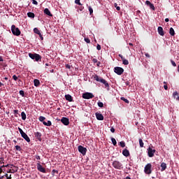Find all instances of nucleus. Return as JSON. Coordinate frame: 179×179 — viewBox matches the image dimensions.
Instances as JSON below:
<instances>
[{"label":"nucleus","instance_id":"nucleus-19","mask_svg":"<svg viewBox=\"0 0 179 179\" xmlns=\"http://www.w3.org/2000/svg\"><path fill=\"white\" fill-rule=\"evenodd\" d=\"M65 98H66V101H68L69 102H72L73 101L72 96L70 95V94H66L65 95Z\"/></svg>","mask_w":179,"mask_h":179},{"label":"nucleus","instance_id":"nucleus-5","mask_svg":"<svg viewBox=\"0 0 179 179\" xmlns=\"http://www.w3.org/2000/svg\"><path fill=\"white\" fill-rule=\"evenodd\" d=\"M11 31L13 35L20 36L21 34V31H20L18 27H16L15 25L11 27Z\"/></svg>","mask_w":179,"mask_h":179},{"label":"nucleus","instance_id":"nucleus-14","mask_svg":"<svg viewBox=\"0 0 179 179\" xmlns=\"http://www.w3.org/2000/svg\"><path fill=\"white\" fill-rule=\"evenodd\" d=\"M22 137L24 138V139L28 143L31 141V139L25 132L23 133V135L22 136Z\"/></svg>","mask_w":179,"mask_h":179},{"label":"nucleus","instance_id":"nucleus-60","mask_svg":"<svg viewBox=\"0 0 179 179\" xmlns=\"http://www.w3.org/2000/svg\"><path fill=\"white\" fill-rule=\"evenodd\" d=\"M51 64H49V63H45V66H50Z\"/></svg>","mask_w":179,"mask_h":179},{"label":"nucleus","instance_id":"nucleus-45","mask_svg":"<svg viewBox=\"0 0 179 179\" xmlns=\"http://www.w3.org/2000/svg\"><path fill=\"white\" fill-rule=\"evenodd\" d=\"M13 79L15 80V81H17L18 80V78L16 75H13Z\"/></svg>","mask_w":179,"mask_h":179},{"label":"nucleus","instance_id":"nucleus-2","mask_svg":"<svg viewBox=\"0 0 179 179\" xmlns=\"http://www.w3.org/2000/svg\"><path fill=\"white\" fill-rule=\"evenodd\" d=\"M29 56L31 59H34L35 61H36V62H41L42 59V57L37 53H29Z\"/></svg>","mask_w":179,"mask_h":179},{"label":"nucleus","instance_id":"nucleus-49","mask_svg":"<svg viewBox=\"0 0 179 179\" xmlns=\"http://www.w3.org/2000/svg\"><path fill=\"white\" fill-rule=\"evenodd\" d=\"M66 69H71V66L69 65V64H66Z\"/></svg>","mask_w":179,"mask_h":179},{"label":"nucleus","instance_id":"nucleus-12","mask_svg":"<svg viewBox=\"0 0 179 179\" xmlns=\"http://www.w3.org/2000/svg\"><path fill=\"white\" fill-rule=\"evenodd\" d=\"M34 136L38 139V141H42V134L40 132H34Z\"/></svg>","mask_w":179,"mask_h":179},{"label":"nucleus","instance_id":"nucleus-16","mask_svg":"<svg viewBox=\"0 0 179 179\" xmlns=\"http://www.w3.org/2000/svg\"><path fill=\"white\" fill-rule=\"evenodd\" d=\"M145 4L150 7V9L155 10V7L150 1H146Z\"/></svg>","mask_w":179,"mask_h":179},{"label":"nucleus","instance_id":"nucleus-54","mask_svg":"<svg viewBox=\"0 0 179 179\" xmlns=\"http://www.w3.org/2000/svg\"><path fill=\"white\" fill-rule=\"evenodd\" d=\"M13 112H14L15 115H18L19 114V110H13Z\"/></svg>","mask_w":179,"mask_h":179},{"label":"nucleus","instance_id":"nucleus-33","mask_svg":"<svg viewBox=\"0 0 179 179\" xmlns=\"http://www.w3.org/2000/svg\"><path fill=\"white\" fill-rule=\"evenodd\" d=\"M120 145L121 146V148H125V142L124 141H120Z\"/></svg>","mask_w":179,"mask_h":179},{"label":"nucleus","instance_id":"nucleus-25","mask_svg":"<svg viewBox=\"0 0 179 179\" xmlns=\"http://www.w3.org/2000/svg\"><path fill=\"white\" fill-rule=\"evenodd\" d=\"M27 16L29 17H31V18H34L35 17V14L33 13H27Z\"/></svg>","mask_w":179,"mask_h":179},{"label":"nucleus","instance_id":"nucleus-21","mask_svg":"<svg viewBox=\"0 0 179 179\" xmlns=\"http://www.w3.org/2000/svg\"><path fill=\"white\" fill-rule=\"evenodd\" d=\"M41 85V83L38 79H34V85L35 87H38Z\"/></svg>","mask_w":179,"mask_h":179},{"label":"nucleus","instance_id":"nucleus-62","mask_svg":"<svg viewBox=\"0 0 179 179\" xmlns=\"http://www.w3.org/2000/svg\"><path fill=\"white\" fill-rule=\"evenodd\" d=\"M165 22H169V18H166V19H165Z\"/></svg>","mask_w":179,"mask_h":179},{"label":"nucleus","instance_id":"nucleus-48","mask_svg":"<svg viewBox=\"0 0 179 179\" xmlns=\"http://www.w3.org/2000/svg\"><path fill=\"white\" fill-rule=\"evenodd\" d=\"M35 158H36V160H41L40 155H35Z\"/></svg>","mask_w":179,"mask_h":179},{"label":"nucleus","instance_id":"nucleus-29","mask_svg":"<svg viewBox=\"0 0 179 179\" xmlns=\"http://www.w3.org/2000/svg\"><path fill=\"white\" fill-rule=\"evenodd\" d=\"M111 141H112V144L114 145V146H116L117 145V141L115 140V138H111Z\"/></svg>","mask_w":179,"mask_h":179},{"label":"nucleus","instance_id":"nucleus-35","mask_svg":"<svg viewBox=\"0 0 179 179\" xmlns=\"http://www.w3.org/2000/svg\"><path fill=\"white\" fill-rule=\"evenodd\" d=\"M98 106L100 108H103L104 106L103 103L100 102V101L98 102Z\"/></svg>","mask_w":179,"mask_h":179},{"label":"nucleus","instance_id":"nucleus-8","mask_svg":"<svg viewBox=\"0 0 179 179\" xmlns=\"http://www.w3.org/2000/svg\"><path fill=\"white\" fill-rule=\"evenodd\" d=\"M94 96L92 92H85V94H83V98L85 99H93Z\"/></svg>","mask_w":179,"mask_h":179},{"label":"nucleus","instance_id":"nucleus-63","mask_svg":"<svg viewBox=\"0 0 179 179\" xmlns=\"http://www.w3.org/2000/svg\"><path fill=\"white\" fill-rule=\"evenodd\" d=\"M0 86H4V83H2L1 82H0Z\"/></svg>","mask_w":179,"mask_h":179},{"label":"nucleus","instance_id":"nucleus-3","mask_svg":"<svg viewBox=\"0 0 179 179\" xmlns=\"http://www.w3.org/2000/svg\"><path fill=\"white\" fill-rule=\"evenodd\" d=\"M112 166L114 167V169L117 170H121L123 169V164L117 160L113 161Z\"/></svg>","mask_w":179,"mask_h":179},{"label":"nucleus","instance_id":"nucleus-36","mask_svg":"<svg viewBox=\"0 0 179 179\" xmlns=\"http://www.w3.org/2000/svg\"><path fill=\"white\" fill-rule=\"evenodd\" d=\"M20 95H21V96H22V97H25L24 91L20 90Z\"/></svg>","mask_w":179,"mask_h":179},{"label":"nucleus","instance_id":"nucleus-44","mask_svg":"<svg viewBox=\"0 0 179 179\" xmlns=\"http://www.w3.org/2000/svg\"><path fill=\"white\" fill-rule=\"evenodd\" d=\"M6 179H12V175H10V176H8V173H6Z\"/></svg>","mask_w":179,"mask_h":179},{"label":"nucleus","instance_id":"nucleus-17","mask_svg":"<svg viewBox=\"0 0 179 179\" xmlns=\"http://www.w3.org/2000/svg\"><path fill=\"white\" fill-rule=\"evenodd\" d=\"M158 34L160 36H164V31L163 29V27H158Z\"/></svg>","mask_w":179,"mask_h":179},{"label":"nucleus","instance_id":"nucleus-52","mask_svg":"<svg viewBox=\"0 0 179 179\" xmlns=\"http://www.w3.org/2000/svg\"><path fill=\"white\" fill-rule=\"evenodd\" d=\"M85 41L87 43H90V39L89 38H85Z\"/></svg>","mask_w":179,"mask_h":179},{"label":"nucleus","instance_id":"nucleus-28","mask_svg":"<svg viewBox=\"0 0 179 179\" xmlns=\"http://www.w3.org/2000/svg\"><path fill=\"white\" fill-rule=\"evenodd\" d=\"M38 120H40L41 122H43V124L45 122V121H44L45 120V117L43 116H40Z\"/></svg>","mask_w":179,"mask_h":179},{"label":"nucleus","instance_id":"nucleus-64","mask_svg":"<svg viewBox=\"0 0 179 179\" xmlns=\"http://www.w3.org/2000/svg\"><path fill=\"white\" fill-rule=\"evenodd\" d=\"M126 179H131L129 176H127Z\"/></svg>","mask_w":179,"mask_h":179},{"label":"nucleus","instance_id":"nucleus-58","mask_svg":"<svg viewBox=\"0 0 179 179\" xmlns=\"http://www.w3.org/2000/svg\"><path fill=\"white\" fill-rule=\"evenodd\" d=\"M8 164L2 165V166H1L0 168H1V169H2L3 167H8Z\"/></svg>","mask_w":179,"mask_h":179},{"label":"nucleus","instance_id":"nucleus-1","mask_svg":"<svg viewBox=\"0 0 179 179\" xmlns=\"http://www.w3.org/2000/svg\"><path fill=\"white\" fill-rule=\"evenodd\" d=\"M94 80L97 82L101 83L105 85V88L107 89V90H110L109 83L104 78L99 77V76L98 75H95L94 77Z\"/></svg>","mask_w":179,"mask_h":179},{"label":"nucleus","instance_id":"nucleus-11","mask_svg":"<svg viewBox=\"0 0 179 179\" xmlns=\"http://www.w3.org/2000/svg\"><path fill=\"white\" fill-rule=\"evenodd\" d=\"M60 121L64 125H69V117H63Z\"/></svg>","mask_w":179,"mask_h":179},{"label":"nucleus","instance_id":"nucleus-20","mask_svg":"<svg viewBox=\"0 0 179 179\" xmlns=\"http://www.w3.org/2000/svg\"><path fill=\"white\" fill-rule=\"evenodd\" d=\"M161 167H162L161 171H164L167 169V165H166V163L162 162V163L161 164Z\"/></svg>","mask_w":179,"mask_h":179},{"label":"nucleus","instance_id":"nucleus-61","mask_svg":"<svg viewBox=\"0 0 179 179\" xmlns=\"http://www.w3.org/2000/svg\"><path fill=\"white\" fill-rule=\"evenodd\" d=\"M3 59L1 57H0V62H3Z\"/></svg>","mask_w":179,"mask_h":179},{"label":"nucleus","instance_id":"nucleus-42","mask_svg":"<svg viewBox=\"0 0 179 179\" xmlns=\"http://www.w3.org/2000/svg\"><path fill=\"white\" fill-rule=\"evenodd\" d=\"M171 63L172 64V66H173V67H176V62H174L173 60H171Z\"/></svg>","mask_w":179,"mask_h":179},{"label":"nucleus","instance_id":"nucleus-40","mask_svg":"<svg viewBox=\"0 0 179 179\" xmlns=\"http://www.w3.org/2000/svg\"><path fill=\"white\" fill-rule=\"evenodd\" d=\"M18 130L20 131V134L21 135V136L23 135V134L24 133V131L21 129V128H18Z\"/></svg>","mask_w":179,"mask_h":179},{"label":"nucleus","instance_id":"nucleus-30","mask_svg":"<svg viewBox=\"0 0 179 179\" xmlns=\"http://www.w3.org/2000/svg\"><path fill=\"white\" fill-rule=\"evenodd\" d=\"M120 99H121V101H124V102L127 103H129V100L125 99L124 96H122V97L120 98Z\"/></svg>","mask_w":179,"mask_h":179},{"label":"nucleus","instance_id":"nucleus-51","mask_svg":"<svg viewBox=\"0 0 179 179\" xmlns=\"http://www.w3.org/2000/svg\"><path fill=\"white\" fill-rule=\"evenodd\" d=\"M39 37L41 38V40H44V37L41 34V33L40 32Z\"/></svg>","mask_w":179,"mask_h":179},{"label":"nucleus","instance_id":"nucleus-39","mask_svg":"<svg viewBox=\"0 0 179 179\" xmlns=\"http://www.w3.org/2000/svg\"><path fill=\"white\" fill-rule=\"evenodd\" d=\"M55 173L58 174L59 172H58V171H57L56 169H52V175L54 176Z\"/></svg>","mask_w":179,"mask_h":179},{"label":"nucleus","instance_id":"nucleus-59","mask_svg":"<svg viewBox=\"0 0 179 179\" xmlns=\"http://www.w3.org/2000/svg\"><path fill=\"white\" fill-rule=\"evenodd\" d=\"M96 63H97V64H96L97 66H98V67H100L101 62H97Z\"/></svg>","mask_w":179,"mask_h":179},{"label":"nucleus","instance_id":"nucleus-10","mask_svg":"<svg viewBox=\"0 0 179 179\" xmlns=\"http://www.w3.org/2000/svg\"><path fill=\"white\" fill-rule=\"evenodd\" d=\"M148 150V157H153L155 156V153L156 152V150H152V148L149 147Z\"/></svg>","mask_w":179,"mask_h":179},{"label":"nucleus","instance_id":"nucleus-15","mask_svg":"<svg viewBox=\"0 0 179 179\" xmlns=\"http://www.w3.org/2000/svg\"><path fill=\"white\" fill-rule=\"evenodd\" d=\"M122 154H123V156L128 157H129L130 152H129V150L124 149L122 151Z\"/></svg>","mask_w":179,"mask_h":179},{"label":"nucleus","instance_id":"nucleus-24","mask_svg":"<svg viewBox=\"0 0 179 179\" xmlns=\"http://www.w3.org/2000/svg\"><path fill=\"white\" fill-rule=\"evenodd\" d=\"M43 124L45 127H51L52 123H51V121L48 120V122H43Z\"/></svg>","mask_w":179,"mask_h":179},{"label":"nucleus","instance_id":"nucleus-6","mask_svg":"<svg viewBox=\"0 0 179 179\" xmlns=\"http://www.w3.org/2000/svg\"><path fill=\"white\" fill-rule=\"evenodd\" d=\"M37 169L38 171H40L42 173H46V169L43 166V165L41 164L40 161H38V163L36 164Z\"/></svg>","mask_w":179,"mask_h":179},{"label":"nucleus","instance_id":"nucleus-43","mask_svg":"<svg viewBox=\"0 0 179 179\" xmlns=\"http://www.w3.org/2000/svg\"><path fill=\"white\" fill-rule=\"evenodd\" d=\"M75 3H76V4H78V5H80V6L82 5L81 3H80V0H76V1H75Z\"/></svg>","mask_w":179,"mask_h":179},{"label":"nucleus","instance_id":"nucleus-4","mask_svg":"<svg viewBox=\"0 0 179 179\" xmlns=\"http://www.w3.org/2000/svg\"><path fill=\"white\" fill-rule=\"evenodd\" d=\"M144 173L145 174L150 175L152 173V164H148L145 165L144 168Z\"/></svg>","mask_w":179,"mask_h":179},{"label":"nucleus","instance_id":"nucleus-27","mask_svg":"<svg viewBox=\"0 0 179 179\" xmlns=\"http://www.w3.org/2000/svg\"><path fill=\"white\" fill-rule=\"evenodd\" d=\"M139 144H140L141 148H143L144 143L142 138H139Z\"/></svg>","mask_w":179,"mask_h":179},{"label":"nucleus","instance_id":"nucleus-37","mask_svg":"<svg viewBox=\"0 0 179 179\" xmlns=\"http://www.w3.org/2000/svg\"><path fill=\"white\" fill-rule=\"evenodd\" d=\"M15 149L16 150H17L18 152H21L22 150V148L20 145H16L15 146Z\"/></svg>","mask_w":179,"mask_h":179},{"label":"nucleus","instance_id":"nucleus-38","mask_svg":"<svg viewBox=\"0 0 179 179\" xmlns=\"http://www.w3.org/2000/svg\"><path fill=\"white\" fill-rule=\"evenodd\" d=\"M114 6H115V8H116V10H121L120 7L117 6V3H115Z\"/></svg>","mask_w":179,"mask_h":179},{"label":"nucleus","instance_id":"nucleus-55","mask_svg":"<svg viewBox=\"0 0 179 179\" xmlns=\"http://www.w3.org/2000/svg\"><path fill=\"white\" fill-rule=\"evenodd\" d=\"M119 57H120V58H121V59H122V62H123V59H124V57L122 56V54H119Z\"/></svg>","mask_w":179,"mask_h":179},{"label":"nucleus","instance_id":"nucleus-50","mask_svg":"<svg viewBox=\"0 0 179 179\" xmlns=\"http://www.w3.org/2000/svg\"><path fill=\"white\" fill-rule=\"evenodd\" d=\"M32 3L34 5H38V3L36 1V0H32Z\"/></svg>","mask_w":179,"mask_h":179},{"label":"nucleus","instance_id":"nucleus-34","mask_svg":"<svg viewBox=\"0 0 179 179\" xmlns=\"http://www.w3.org/2000/svg\"><path fill=\"white\" fill-rule=\"evenodd\" d=\"M88 10L90 11V14L92 15L93 13V8L92 6H88Z\"/></svg>","mask_w":179,"mask_h":179},{"label":"nucleus","instance_id":"nucleus-9","mask_svg":"<svg viewBox=\"0 0 179 179\" xmlns=\"http://www.w3.org/2000/svg\"><path fill=\"white\" fill-rule=\"evenodd\" d=\"M78 152H79L80 153L83 154V156H85L86 152H87V150L86 149V148H85V147H83V146H82V145H79V146L78 147Z\"/></svg>","mask_w":179,"mask_h":179},{"label":"nucleus","instance_id":"nucleus-13","mask_svg":"<svg viewBox=\"0 0 179 179\" xmlns=\"http://www.w3.org/2000/svg\"><path fill=\"white\" fill-rule=\"evenodd\" d=\"M95 115L98 120H104V116L102 115V113H96Z\"/></svg>","mask_w":179,"mask_h":179},{"label":"nucleus","instance_id":"nucleus-7","mask_svg":"<svg viewBox=\"0 0 179 179\" xmlns=\"http://www.w3.org/2000/svg\"><path fill=\"white\" fill-rule=\"evenodd\" d=\"M114 71H115V73H117V75L122 76V73H124V69H122V67L116 66L114 69Z\"/></svg>","mask_w":179,"mask_h":179},{"label":"nucleus","instance_id":"nucleus-41","mask_svg":"<svg viewBox=\"0 0 179 179\" xmlns=\"http://www.w3.org/2000/svg\"><path fill=\"white\" fill-rule=\"evenodd\" d=\"M11 170H12V173H17V171H18V169L15 167V169H13Z\"/></svg>","mask_w":179,"mask_h":179},{"label":"nucleus","instance_id":"nucleus-46","mask_svg":"<svg viewBox=\"0 0 179 179\" xmlns=\"http://www.w3.org/2000/svg\"><path fill=\"white\" fill-rule=\"evenodd\" d=\"M92 62L94 63V64L98 63L97 59L96 58H93L92 59Z\"/></svg>","mask_w":179,"mask_h":179},{"label":"nucleus","instance_id":"nucleus-57","mask_svg":"<svg viewBox=\"0 0 179 179\" xmlns=\"http://www.w3.org/2000/svg\"><path fill=\"white\" fill-rule=\"evenodd\" d=\"M110 131L112 133H115V129L113 128V127H112V128L110 129Z\"/></svg>","mask_w":179,"mask_h":179},{"label":"nucleus","instance_id":"nucleus-22","mask_svg":"<svg viewBox=\"0 0 179 179\" xmlns=\"http://www.w3.org/2000/svg\"><path fill=\"white\" fill-rule=\"evenodd\" d=\"M173 96L176 99L177 101H179V96H178V92H174L173 94Z\"/></svg>","mask_w":179,"mask_h":179},{"label":"nucleus","instance_id":"nucleus-31","mask_svg":"<svg viewBox=\"0 0 179 179\" xmlns=\"http://www.w3.org/2000/svg\"><path fill=\"white\" fill-rule=\"evenodd\" d=\"M122 63H123V64H124V65H128V64H129V62L128 60H127V59H125V58L123 59Z\"/></svg>","mask_w":179,"mask_h":179},{"label":"nucleus","instance_id":"nucleus-56","mask_svg":"<svg viewBox=\"0 0 179 179\" xmlns=\"http://www.w3.org/2000/svg\"><path fill=\"white\" fill-rule=\"evenodd\" d=\"M145 57H147L148 58H150V55L149 53H145Z\"/></svg>","mask_w":179,"mask_h":179},{"label":"nucleus","instance_id":"nucleus-23","mask_svg":"<svg viewBox=\"0 0 179 179\" xmlns=\"http://www.w3.org/2000/svg\"><path fill=\"white\" fill-rule=\"evenodd\" d=\"M169 34L171 35V36H175L176 35V31L175 30L173 29V27H171L170 29H169Z\"/></svg>","mask_w":179,"mask_h":179},{"label":"nucleus","instance_id":"nucleus-47","mask_svg":"<svg viewBox=\"0 0 179 179\" xmlns=\"http://www.w3.org/2000/svg\"><path fill=\"white\" fill-rule=\"evenodd\" d=\"M96 50H101V45L99 44H98L96 45Z\"/></svg>","mask_w":179,"mask_h":179},{"label":"nucleus","instance_id":"nucleus-18","mask_svg":"<svg viewBox=\"0 0 179 179\" xmlns=\"http://www.w3.org/2000/svg\"><path fill=\"white\" fill-rule=\"evenodd\" d=\"M44 13L48 15L50 17H52L53 15L51 13V11L48 8H45Z\"/></svg>","mask_w":179,"mask_h":179},{"label":"nucleus","instance_id":"nucleus-53","mask_svg":"<svg viewBox=\"0 0 179 179\" xmlns=\"http://www.w3.org/2000/svg\"><path fill=\"white\" fill-rule=\"evenodd\" d=\"M164 88L165 90H168L169 87H168L167 84L164 85Z\"/></svg>","mask_w":179,"mask_h":179},{"label":"nucleus","instance_id":"nucleus-26","mask_svg":"<svg viewBox=\"0 0 179 179\" xmlns=\"http://www.w3.org/2000/svg\"><path fill=\"white\" fill-rule=\"evenodd\" d=\"M21 116H22V119L23 120H26V118H27V115H26V113L24 112H22L21 113Z\"/></svg>","mask_w":179,"mask_h":179},{"label":"nucleus","instance_id":"nucleus-32","mask_svg":"<svg viewBox=\"0 0 179 179\" xmlns=\"http://www.w3.org/2000/svg\"><path fill=\"white\" fill-rule=\"evenodd\" d=\"M34 33L37 34L38 35L40 34L41 31L38 28H34Z\"/></svg>","mask_w":179,"mask_h":179}]
</instances>
